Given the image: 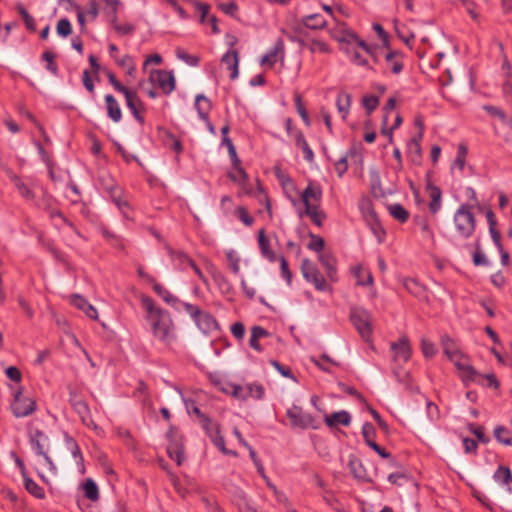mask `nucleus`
<instances>
[{
    "label": "nucleus",
    "instance_id": "14",
    "mask_svg": "<svg viewBox=\"0 0 512 512\" xmlns=\"http://www.w3.org/2000/svg\"><path fill=\"white\" fill-rule=\"evenodd\" d=\"M221 62L231 71L230 78L235 80L239 75V53L235 49L228 50L221 58Z\"/></svg>",
    "mask_w": 512,
    "mask_h": 512
},
{
    "label": "nucleus",
    "instance_id": "30",
    "mask_svg": "<svg viewBox=\"0 0 512 512\" xmlns=\"http://www.w3.org/2000/svg\"><path fill=\"white\" fill-rule=\"evenodd\" d=\"M351 100H352V97L347 92L342 91V92L338 93V95H337L336 106H337V110L341 114V117L343 120L346 119V117L349 113V109L351 106Z\"/></svg>",
    "mask_w": 512,
    "mask_h": 512
},
{
    "label": "nucleus",
    "instance_id": "44",
    "mask_svg": "<svg viewBox=\"0 0 512 512\" xmlns=\"http://www.w3.org/2000/svg\"><path fill=\"white\" fill-rule=\"evenodd\" d=\"M354 275L357 279V284L361 286L371 285L373 277L371 273L361 266L354 268Z\"/></svg>",
    "mask_w": 512,
    "mask_h": 512
},
{
    "label": "nucleus",
    "instance_id": "2",
    "mask_svg": "<svg viewBox=\"0 0 512 512\" xmlns=\"http://www.w3.org/2000/svg\"><path fill=\"white\" fill-rule=\"evenodd\" d=\"M322 195L323 191L321 186L312 181L308 183L307 187L300 194L304 204V212H300L299 215L308 216L318 227H321L323 221L326 219V214L321 209Z\"/></svg>",
    "mask_w": 512,
    "mask_h": 512
},
{
    "label": "nucleus",
    "instance_id": "53",
    "mask_svg": "<svg viewBox=\"0 0 512 512\" xmlns=\"http://www.w3.org/2000/svg\"><path fill=\"white\" fill-rule=\"evenodd\" d=\"M308 48L312 53L321 52V53H330L331 49L329 45L321 40L313 39L309 44Z\"/></svg>",
    "mask_w": 512,
    "mask_h": 512
},
{
    "label": "nucleus",
    "instance_id": "17",
    "mask_svg": "<svg viewBox=\"0 0 512 512\" xmlns=\"http://www.w3.org/2000/svg\"><path fill=\"white\" fill-rule=\"evenodd\" d=\"M194 322L204 333H209L218 329L216 319L210 313L203 310L200 311V314L196 317Z\"/></svg>",
    "mask_w": 512,
    "mask_h": 512
},
{
    "label": "nucleus",
    "instance_id": "40",
    "mask_svg": "<svg viewBox=\"0 0 512 512\" xmlns=\"http://www.w3.org/2000/svg\"><path fill=\"white\" fill-rule=\"evenodd\" d=\"M348 467L350 469V472L353 474V476L355 478H357L359 480L365 479L366 470L358 458H356V457L350 458Z\"/></svg>",
    "mask_w": 512,
    "mask_h": 512
},
{
    "label": "nucleus",
    "instance_id": "28",
    "mask_svg": "<svg viewBox=\"0 0 512 512\" xmlns=\"http://www.w3.org/2000/svg\"><path fill=\"white\" fill-rule=\"evenodd\" d=\"M258 243H259V248H260V251H261V254L263 255V257L268 259L270 262H275L276 255L270 248V243H269V240L267 239V237L265 236L264 229H261L258 233Z\"/></svg>",
    "mask_w": 512,
    "mask_h": 512
},
{
    "label": "nucleus",
    "instance_id": "6",
    "mask_svg": "<svg viewBox=\"0 0 512 512\" xmlns=\"http://www.w3.org/2000/svg\"><path fill=\"white\" fill-rule=\"evenodd\" d=\"M36 409L35 401L22 394L21 390L14 393V399L11 403V410L15 417H26L32 414Z\"/></svg>",
    "mask_w": 512,
    "mask_h": 512
},
{
    "label": "nucleus",
    "instance_id": "23",
    "mask_svg": "<svg viewBox=\"0 0 512 512\" xmlns=\"http://www.w3.org/2000/svg\"><path fill=\"white\" fill-rule=\"evenodd\" d=\"M292 137L294 138L295 145L299 147L304 154V159L311 163L314 160V153L313 150L310 148L309 144L307 143L304 134L300 130H296Z\"/></svg>",
    "mask_w": 512,
    "mask_h": 512
},
{
    "label": "nucleus",
    "instance_id": "10",
    "mask_svg": "<svg viewBox=\"0 0 512 512\" xmlns=\"http://www.w3.org/2000/svg\"><path fill=\"white\" fill-rule=\"evenodd\" d=\"M29 443L37 456L49 452V437L41 430L35 429L29 432Z\"/></svg>",
    "mask_w": 512,
    "mask_h": 512
},
{
    "label": "nucleus",
    "instance_id": "9",
    "mask_svg": "<svg viewBox=\"0 0 512 512\" xmlns=\"http://www.w3.org/2000/svg\"><path fill=\"white\" fill-rule=\"evenodd\" d=\"M69 402L72 405L73 409L76 411V413L79 415L84 425H86L87 427H96L91 417V412L88 404L78 396L76 391L72 389H70L69 392Z\"/></svg>",
    "mask_w": 512,
    "mask_h": 512
},
{
    "label": "nucleus",
    "instance_id": "54",
    "mask_svg": "<svg viewBox=\"0 0 512 512\" xmlns=\"http://www.w3.org/2000/svg\"><path fill=\"white\" fill-rule=\"evenodd\" d=\"M362 103L367 111V114H370L378 107L379 98L375 95H366L363 97Z\"/></svg>",
    "mask_w": 512,
    "mask_h": 512
},
{
    "label": "nucleus",
    "instance_id": "16",
    "mask_svg": "<svg viewBox=\"0 0 512 512\" xmlns=\"http://www.w3.org/2000/svg\"><path fill=\"white\" fill-rule=\"evenodd\" d=\"M319 261L322 266L325 268L327 277L331 281L337 280V261L336 258L328 252H322L319 254Z\"/></svg>",
    "mask_w": 512,
    "mask_h": 512
},
{
    "label": "nucleus",
    "instance_id": "50",
    "mask_svg": "<svg viewBox=\"0 0 512 512\" xmlns=\"http://www.w3.org/2000/svg\"><path fill=\"white\" fill-rule=\"evenodd\" d=\"M176 56L190 66H197L199 64V57L188 54L180 47L176 49Z\"/></svg>",
    "mask_w": 512,
    "mask_h": 512
},
{
    "label": "nucleus",
    "instance_id": "56",
    "mask_svg": "<svg viewBox=\"0 0 512 512\" xmlns=\"http://www.w3.org/2000/svg\"><path fill=\"white\" fill-rule=\"evenodd\" d=\"M294 99H295V105H296L298 114L300 115L302 120L305 122V124L307 126H310V119H309L307 110L305 109V107L302 103L301 96L299 94H295Z\"/></svg>",
    "mask_w": 512,
    "mask_h": 512
},
{
    "label": "nucleus",
    "instance_id": "15",
    "mask_svg": "<svg viewBox=\"0 0 512 512\" xmlns=\"http://www.w3.org/2000/svg\"><path fill=\"white\" fill-rule=\"evenodd\" d=\"M71 304L77 309L82 310L89 318L98 319L97 309L91 305L83 296L74 294L71 296Z\"/></svg>",
    "mask_w": 512,
    "mask_h": 512
},
{
    "label": "nucleus",
    "instance_id": "26",
    "mask_svg": "<svg viewBox=\"0 0 512 512\" xmlns=\"http://www.w3.org/2000/svg\"><path fill=\"white\" fill-rule=\"evenodd\" d=\"M195 108L199 117L203 121H207V117H209V113L212 108L211 101L203 94H198L195 98Z\"/></svg>",
    "mask_w": 512,
    "mask_h": 512
},
{
    "label": "nucleus",
    "instance_id": "43",
    "mask_svg": "<svg viewBox=\"0 0 512 512\" xmlns=\"http://www.w3.org/2000/svg\"><path fill=\"white\" fill-rule=\"evenodd\" d=\"M84 495L91 501H97L99 499V490L96 483L92 479H86L83 484Z\"/></svg>",
    "mask_w": 512,
    "mask_h": 512
},
{
    "label": "nucleus",
    "instance_id": "8",
    "mask_svg": "<svg viewBox=\"0 0 512 512\" xmlns=\"http://www.w3.org/2000/svg\"><path fill=\"white\" fill-rule=\"evenodd\" d=\"M301 272L303 277L314 284L318 291H325L327 289V283L324 277L321 275L317 267L309 260L303 259L301 263Z\"/></svg>",
    "mask_w": 512,
    "mask_h": 512
},
{
    "label": "nucleus",
    "instance_id": "20",
    "mask_svg": "<svg viewBox=\"0 0 512 512\" xmlns=\"http://www.w3.org/2000/svg\"><path fill=\"white\" fill-rule=\"evenodd\" d=\"M105 103L108 117L115 123L120 122L122 119V111L116 98L111 94H107L105 96Z\"/></svg>",
    "mask_w": 512,
    "mask_h": 512
},
{
    "label": "nucleus",
    "instance_id": "45",
    "mask_svg": "<svg viewBox=\"0 0 512 512\" xmlns=\"http://www.w3.org/2000/svg\"><path fill=\"white\" fill-rule=\"evenodd\" d=\"M12 180L14 181L15 186L22 197L28 200L34 199L35 195L32 190L18 176L14 175Z\"/></svg>",
    "mask_w": 512,
    "mask_h": 512
},
{
    "label": "nucleus",
    "instance_id": "24",
    "mask_svg": "<svg viewBox=\"0 0 512 512\" xmlns=\"http://www.w3.org/2000/svg\"><path fill=\"white\" fill-rule=\"evenodd\" d=\"M427 190L431 199L429 203V210L432 214H436L440 211L442 206V191L439 187L428 184Z\"/></svg>",
    "mask_w": 512,
    "mask_h": 512
},
{
    "label": "nucleus",
    "instance_id": "4",
    "mask_svg": "<svg viewBox=\"0 0 512 512\" xmlns=\"http://www.w3.org/2000/svg\"><path fill=\"white\" fill-rule=\"evenodd\" d=\"M350 321L362 339L369 342L372 336V315L370 312L359 307L352 308Z\"/></svg>",
    "mask_w": 512,
    "mask_h": 512
},
{
    "label": "nucleus",
    "instance_id": "34",
    "mask_svg": "<svg viewBox=\"0 0 512 512\" xmlns=\"http://www.w3.org/2000/svg\"><path fill=\"white\" fill-rule=\"evenodd\" d=\"M167 453L172 460H175L177 465L180 466L184 460L183 446L180 441L169 443Z\"/></svg>",
    "mask_w": 512,
    "mask_h": 512
},
{
    "label": "nucleus",
    "instance_id": "5",
    "mask_svg": "<svg viewBox=\"0 0 512 512\" xmlns=\"http://www.w3.org/2000/svg\"><path fill=\"white\" fill-rule=\"evenodd\" d=\"M286 416L288 417L292 427L301 429H318L320 424L317 419L310 413L305 412L300 406L293 405L287 409Z\"/></svg>",
    "mask_w": 512,
    "mask_h": 512
},
{
    "label": "nucleus",
    "instance_id": "13",
    "mask_svg": "<svg viewBox=\"0 0 512 512\" xmlns=\"http://www.w3.org/2000/svg\"><path fill=\"white\" fill-rule=\"evenodd\" d=\"M390 347L395 361L407 362L410 359L411 346L406 336L401 337L398 342H392Z\"/></svg>",
    "mask_w": 512,
    "mask_h": 512
},
{
    "label": "nucleus",
    "instance_id": "19",
    "mask_svg": "<svg viewBox=\"0 0 512 512\" xmlns=\"http://www.w3.org/2000/svg\"><path fill=\"white\" fill-rule=\"evenodd\" d=\"M423 137V132L419 131V133L414 136L407 145L408 156L413 163L419 164L421 160V140Z\"/></svg>",
    "mask_w": 512,
    "mask_h": 512
},
{
    "label": "nucleus",
    "instance_id": "27",
    "mask_svg": "<svg viewBox=\"0 0 512 512\" xmlns=\"http://www.w3.org/2000/svg\"><path fill=\"white\" fill-rule=\"evenodd\" d=\"M359 209L366 224L378 219L372 201L369 198H362L359 202Z\"/></svg>",
    "mask_w": 512,
    "mask_h": 512
},
{
    "label": "nucleus",
    "instance_id": "18",
    "mask_svg": "<svg viewBox=\"0 0 512 512\" xmlns=\"http://www.w3.org/2000/svg\"><path fill=\"white\" fill-rule=\"evenodd\" d=\"M279 56L281 58L284 56V42L282 39L276 41L274 47L262 57L260 63L261 65L272 67L277 62Z\"/></svg>",
    "mask_w": 512,
    "mask_h": 512
},
{
    "label": "nucleus",
    "instance_id": "33",
    "mask_svg": "<svg viewBox=\"0 0 512 512\" xmlns=\"http://www.w3.org/2000/svg\"><path fill=\"white\" fill-rule=\"evenodd\" d=\"M166 250L171 257L173 263L178 268H182L184 264H188L190 266V262H193V260L184 252L182 251H175L172 247L169 245H166Z\"/></svg>",
    "mask_w": 512,
    "mask_h": 512
},
{
    "label": "nucleus",
    "instance_id": "32",
    "mask_svg": "<svg viewBox=\"0 0 512 512\" xmlns=\"http://www.w3.org/2000/svg\"><path fill=\"white\" fill-rule=\"evenodd\" d=\"M388 68L394 73L399 74L403 70L402 56L398 52H389L385 56Z\"/></svg>",
    "mask_w": 512,
    "mask_h": 512
},
{
    "label": "nucleus",
    "instance_id": "22",
    "mask_svg": "<svg viewBox=\"0 0 512 512\" xmlns=\"http://www.w3.org/2000/svg\"><path fill=\"white\" fill-rule=\"evenodd\" d=\"M325 423L328 427H335L337 425L349 426L351 416L347 411H338L325 416Z\"/></svg>",
    "mask_w": 512,
    "mask_h": 512
},
{
    "label": "nucleus",
    "instance_id": "3",
    "mask_svg": "<svg viewBox=\"0 0 512 512\" xmlns=\"http://www.w3.org/2000/svg\"><path fill=\"white\" fill-rule=\"evenodd\" d=\"M454 226L458 236L462 239L470 238L476 228V219L473 214V205L462 204L453 217Z\"/></svg>",
    "mask_w": 512,
    "mask_h": 512
},
{
    "label": "nucleus",
    "instance_id": "42",
    "mask_svg": "<svg viewBox=\"0 0 512 512\" xmlns=\"http://www.w3.org/2000/svg\"><path fill=\"white\" fill-rule=\"evenodd\" d=\"M468 154V148L464 143H460L457 149V156L453 162L452 168H458L463 171L466 164V157Z\"/></svg>",
    "mask_w": 512,
    "mask_h": 512
},
{
    "label": "nucleus",
    "instance_id": "21",
    "mask_svg": "<svg viewBox=\"0 0 512 512\" xmlns=\"http://www.w3.org/2000/svg\"><path fill=\"white\" fill-rule=\"evenodd\" d=\"M222 144L225 145L228 149V154L230 156L233 169H236L241 174L242 179H245L246 172L241 167V161L237 155V152H236L235 146L232 143V140L229 137H223Z\"/></svg>",
    "mask_w": 512,
    "mask_h": 512
},
{
    "label": "nucleus",
    "instance_id": "29",
    "mask_svg": "<svg viewBox=\"0 0 512 512\" xmlns=\"http://www.w3.org/2000/svg\"><path fill=\"white\" fill-rule=\"evenodd\" d=\"M302 24L309 29L318 30L323 29L326 26L327 21L321 14L315 13L304 16L302 18Z\"/></svg>",
    "mask_w": 512,
    "mask_h": 512
},
{
    "label": "nucleus",
    "instance_id": "38",
    "mask_svg": "<svg viewBox=\"0 0 512 512\" xmlns=\"http://www.w3.org/2000/svg\"><path fill=\"white\" fill-rule=\"evenodd\" d=\"M223 391L231 394L237 399L240 400H246L249 398L248 391L247 390V384L246 385H235V384H228L226 388H223Z\"/></svg>",
    "mask_w": 512,
    "mask_h": 512
},
{
    "label": "nucleus",
    "instance_id": "51",
    "mask_svg": "<svg viewBox=\"0 0 512 512\" xmlns=\"http://www.w3.org/2000/svg\"><path fill=\"white\" fill-rule=\"evenodd\" d=\"M57 34L61 37H68L72 33V25L67 18H62L56 26Z\"/></svg>",
    "mask_w": 512,
    "mask_h": 512
},
{
    "label": "nucleus",
    "instance_id": "62",
    "mask_svg": "<svg viewBox=\"0 0 512 512\" xmlns=\"http://www.w3.org/2000/svg\"><path fill=\"white\" fill-rule=\"evenodd\" d=\"M113 29L119 36H126L132 35L135 32L136 27L132 23H120L118 25H115V28Z\"/></svg>",
    "mask_w": 512,
    "mask_h": 512
},
{
    "label": "nucleus",
    "instance_id": "12",
    "mask_svg": "<svg viewBox=\"0 0 512 512\" xmlns=\"http://www.w3.org/2000/svg\"><path fill=\"white\" fill-rule=\"evenodd\" d=\"M126 100V105L129 108L130 112L134 116V118L141 124H144V117L141 114V111L143 110V104L141 100L139 99L136 91L128 90L126 93L123 94Z\"/></svg>",
    "mask_w": 512,
    "mask_h": 512
},
{
    "label": "nucleus",
    "instance_id": "39",
    "mask_svg": "<svg viewBox=\"0 0 512 512\" xmlns=\"http://www.w3.org/2000/svg\"><path fill=\"white\" fill-rule=\"evenodd\" d=\"M112 202L118 207L122 215L126 219H131V206L126 198L123 197V192L119 195H113Z\"/></svg>",
    "mask_w": 512,
    "mask_h": 512
},
{
    "label": "nucleus",
    "instance_id": "49",
    "mask_svg": "<svg viewBox=\"0 0 512 512\" xmlns=\"http://www.w3.org/2000/svg\"><path fill=\"white\" fill-rule=\"evenodd\" d=\"M17 11L21 15L26 28L29 31L34 32L36 30V23L34 18L28 13V11L22 5L17 6Z\"/></svg>",
    "mask_w": 512,
    "mask_h": 512
},
{
    "label": "nucleus",
    "instance_id": "48",
    "mask_svg": "<svg viewBox=\"0 0 512 512\" xmlns=\"http://www.w3.org/2000/svg\"><path fill=\"white\" fill-rule=\"evenodd\" d=\"M441 343L443 346V351L448 358L454 356L460 351L455 342L447 335L442 337Z\"/></svg>",
    "mask_w": 512,
    "mask_h": 512
},
{
    "label": "nucleus",
    "instance_id": "61",
    "mask_svg": "<svg viewBox=\"0 0 512 512\" xmlns=\"http://www.w3.org/2000/svg\"><path fill=\"white\" fill-rule=\"evenodd\" d=\"M276 176L279 179L281 185L283 186L285 192H288V190H295V186L292 179L289 176L283 174L280 169H276Z\"/></svg>",
    "mask_w": 512,
    "mask_h": 512
},
{
    "label": "nucleus",
    "instance_id": "59",
    "mask_svg": "<svg viewBox=\"0 0 512 512\" xmlns=\"http://www.w3.org/2000/svg\"><path fill=\"white\" fill-rule=\"evenodd\" d=\"M42 59L47 62V70H49L52 74L56 75L58 72V66L55 63V55L50 51H45L42 54Z\"/></svg>",
    "mask_w": 512,
    "mask_h": 512
},
{
    "label": "nucleus",
    "instance_id": "31",
    "mask_svg": "<svg viewBox=\"0 0 512 512\" xmlns=\"http://www.w3.org/2000/svg\"><path fill=\"white\" fill-rule=\"evenodd\" d=\"M269 335V332L265 330L264 328L260 326H254L251 329V337L249 340V345L251 348L258 352H262L263 348L259 344V340L261 338L267 337Z\"/></svg>",
    "mask_w": 512,
    "mask_h": 512
},
{
    "label": "nucleus",
    "instance_id": "60",
    "mask_svg": "<svg viewBox=\"0 0 512 512\" xmlns=\"http://www.w3.org/2000/svg\"><path fill=\"white\" fill-rule=\"evenodd\" d=\"M403 286L409 293L413 295H418L421 292V286L419 285L417 280L413 278H404Z\"/></svg>",
    "mask_w": 512,
    "mask_h": 512
},
{
    "label": "nucleus",
    "instance_id": "55",
    "mask_svg": "<svg viewBox=\"0 0 512 512\" xmlns=\"http://www.w3.org/2000/svg\"><path fill=\"white\" fill-rule=\"evenodd\" d=\"M369 228L371 229L372 233L375 235V237L378 239L379 243H382L385 238V230L382 228L379 219L367 223Z\"/></svg>",
    "mask_w": 512,
    "mask_h": 512
},
{
    "label": "nucleus",
    "instance_id": "1",
    "mask_svg": "<svg viewBox=\"0 0 512 512\" xmlns=\"http://www.w3.org/2000/svg\"><path fill=\"white\" fill-rule=\"evenodd\" d=\"M140 300L145 311V319L150 324L154 337L165 344H170L175 339V326L170 313L156 306L149 296L142 295Z\"/></svg>",
    "mask_w": 512,
    "mask_h": 512
},
{
    "label": "nucleus",
    "instance_id": "41",
    "mask_svg": "<svg viewBox=\"0 0 512 512\" xmlns=\"http://www.w3.org/2000/svg\"><path fill=\"white\" fill-rule=\"evenodd\" d=\"M493 478L496 482L500 484L509 485L510 483H512L511 470L508 467L499 466L495 471Z\"/></svg>",
    "mask_w": 512,
    "mask_h": 512
},
{
    "label": "nucleus",
    "instance_id": "7",
    "mask_svg": "<svg viewBox=\"0 0 512 512\" xmlns=\"http://www.w3.org/2000/svg\"><path fill=\"white\" fill-rule=\"evenodd\" d=\"M151 83L169 95L175 89V78L172 72L166 70H152L149 76Z\"/></svg>",
    "mask_w": 512,
    "mask_h": 512
},
{
    "label": "nucleus",
    "instance_id": "37",
    "mask_svg": "<svg viewBox=\"0 0 512 512\" xmlns=\"http://www.w3.org/2000/svg\"><path fill=\"white\" fill-rule=\"evenodd\" d=\"M24 487L27 492L38 499H43L45 497V492L42 487H40L32 478L28 475L26 478H23Z\"/></svg>",
    "mask_w": 512,
    "mask_h": 512
},
{
    "label": "nucleus",
    "instance_id": "57",
    "mask_svg": "<svg viewBox=\"0 0 512 512\" xmlns=\"http://www.w3.org/2000/svg\"><path fill=\"white\" fill-rule=\"evenodd\" d=\"M502 433H506V427L504 426H497L494 429V436L496 440L506 446H512V434L511 436L504 437L502 436Z\"/></svg>",
    "mask_w": 512,
    "mask_h": 512
},
{
    "label": "nucleus",
    "instance_id": "46",
    "mask_svg": "<svg viewBox=\"0 0 512 512\" xmlns=\"http://www.w3.org/2000/svg\"><path fill=\"white\" fill-rule=\"evenodd\" d=\"M234 170L235 171L228 172V177L231 179V181L238 183L241 186L242 193H251V189L248 187V175L246 174V178L242 179L241 174L236 169Z\"/></svg>",
    "mask_w": 512,
    "mask_h": 512
},
{
    "label": "nucleus",
    "instance_id": "64",
    "mask_svg": "<svg viewBox=\"0 0 512 512\" xmlns=\"http://www.w3.org/2000/svg\"><path fill=\"white\" fill-rule=\"evenodd\" d=\"M248 396L254 399H262L264 396V388L260 384H247Z\"/></svg>",
    "mask_w": 512,
    "mask_h": 512
},
{
    "label": "nucleus",
    "instance_id": "35",
    "mask_svg": "<svg viewBox=\"0 0 512 512\" xmlns=\"http://www.w3.org/2000/svg\"><path fill=\"white\" fill-rule=\"evenodd\" d=\"M65 445H66L67 449L73 455L74 459L76 460V464L78 466L83 467L84 459H83L81 450H80L77 442L71 436L66 434L65 435Z\"/></svg>",
    "mask_w": 512,
    "mask_h": 512
},
{
    "label": "nucleus",
    "instance_id": "63",
    "mask_svg": "<svg viewBox=\"0 0 512 512\" xmlns=\"http://www.w3.org/2000/svg\"><path fill=\"white\" fill-rule=\"evenodd\" d=\"M421 350L426 358H432L436 354V348L434 344L425 338L421 340Z\"/></svg>",
    "mask_w": 512,
    "mask_h": 512
},
{
    "label": "nucleus",
    "instance_id": "47",
    "mask_svg": "<svg viewBox=\"0 0 512 512\" xmlns=\"http://www.w3.org/2000/svg\"><path fill=\"white\" fill-rule=\"evenodd\" d=\"M101 181L103 189L109 193L111 200L113 199V195L121 194L122 190L117 186L114 179L110 177H103Z\"/></svg>",
    "mask_w": 512,
    "mask_h": 512
},
{
    "label": "nucleus",
    "instance_id": "11",
    "mask_svg": "<svg viewBox=\"0 0 512 512\" xmlns=\"http://www.w3.org/2000/svg\"><path fill=\"white\" fill-rule=\"evenodd\" d=\"M449 360L455 365V367L462 373L463 380H473L476 371L471 366L467 356H465L461 351L456 353L454 356L450 357Z\"/></svg>",
    "mask_w": 512,
    "mask_h": 512
},
{
    "label": "nucleus",
    "instance_id": "36",
    "mask_svg": "<svg viewBox=\"0 0 512 512\" xmlns=\"http://www.w3.org/2000/svg\"><path fill=\"white\" fill-rule=\"evenodd\" d=\"M388 211L390 215L400 223H405L409 219V212L399 203L390 204Z\"/></svg>",
    "mask_w": 512,
    "mask_h": 512
},
{
    "label": "nucleus",
    "instance_id": "52",
    "mask_svg": "<svg viewBox=\"0 0 512 512\" xmlns=\"http://www.w3.org/2000/svg\"><path fill=\"white\" fill-rule=\"evenodd\" d=\"M212 440V442L214 443V445L220 449L224 454L228 455V454H234L233 452L231 451H228L225 447V440L224 438L220 435L219 433V430L218 428H215V433L213 434H210L209 436Z\"/></svg>",
    "mask_w": 512,
    "mask_h": 512
},
{
    "label": "nucleus",
    "instance_id": "58",
    "mask_svg": "<svg viewBox=\"0 0 512 512\" xmlns=\"http://www.w3.org/2000/svg\"><path fill=\"white\" fill-rule=\"evenodd\" d=\"M362 435L366 444L369 446V443H374V437L376 435V431L374 426L371 423H365L362 427Z\"/></svg>",
    "mask_w": 512,
    "mask_h": 512
},
{
    "label": "nucleus",
    "instance_id": "25",
    "mask_svg": "<svg viewBox=\"0 0 512 512\" xmlns=\"http://www.w3.org/2000/svg\"><path fill=\"white\" fill-rule=\"evenodd\" d=\"M148 280L150 282H153V290L154 292L160 296L163 301H165L167 304L171 305V306H174L180 302V300L175 297L170 291H168L164 286H162L161 284L157 283L154 278L152 277H148Z\"/></svg>",
    "mask_w": 512,
    "mask_h": 512
}]
</instances>
